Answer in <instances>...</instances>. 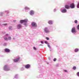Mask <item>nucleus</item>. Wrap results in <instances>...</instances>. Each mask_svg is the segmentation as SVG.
Here are the masks:
<instances>
[{"label":"nucleus","instance_id":"f257e3e1","mask_svg":"<svg viewBox=\"0 0 79 79\" xmlns=\"http://www.w3.org/2000/svg\"><path fill=\"white\" fill-rule=\"evenodd\" d=\"M7 65H6L4 66V70H5V71H6L10 70V68L9 69L6 68H7Z\"/></svg>","mask_w":79,"mask_h":79},{"label":"nucleus","instance_id":"f03ea898","mask_svg":"<svg viewBox=\"0 0 79 79\" xmlns=\"http://www.w3.org/2000/svg\"><path fill=\"white\" fill-rule=\"evenodd\" d=\"M76 29L75 28H73L72 29V32L73 33H76Z\"/></svg>","mask_w":79,"mask_h":79},{"label":"nucleus","instance_id":"7ed1b4c3","mask_svg":"<svg viewBox=\"0 0 79 79\" xmlns=\"http://www.w3.org/2000/svg\"><path fill=\"white\" fill-rule=\"evenodd\" d=\"M31 25L33 27H37V24L35 22H32L31 23Z\"/></svg>","mask_w":79,"mask_h":79},{"label":"nucleus","instance_id":"20e7f679","mask_svg":"<svg viewBox=\"0 0 79 79\" xmlns=\"http://www.w3.org/2000/svg\"><path fill=\"white\" fill-rule=\"evenodd\" d=\"M44 31L46 33H48V32H49V30H48L47 28H45Z\"/></svg>","mask_w":79,"mask_h":79},{"label":"nucleus","instance_id":"39448f33","mask_svg":"<svg viewBox=\"0 0 79 79\" xmlns=\"http://www.w3.org/2000/svg\"><path fill=\"white\" fill-rule=\"evenodd\" d=\"M5 52L7 53H9L10 52V50L8 48H6L5 49Z\"/></svg>","mask_w":79,"mask_h":79},{"label":"nucleus","instance_id":"423d86ee","mask_svg":"<svg viewBox=\"0 0 79 79\" xmlns=\"http://www.w3.org/2000/svg\"><path fill=\"white\" fill-rule=\"evenodd\" d=\"M17 29H21L22 27V26L20 24H18L17 26Z\"/></svg>","mask_w":79,"mask_h":79},{"label":"nucleus","instance_id":"0eeeda50","mask_svg":"<svg viewBox=\"0 0 79 79\" xmlns=\"http://www.w3.org/2000/svg\"><path fill=\"white\" fill-rule=\"evenodd\" d=\"M70 7L71 8H74V3L71 4L70 5Z\"/></svg>","mask_w":79,"mask_h":79},{"label":"nucleus","instance_id":"6e6552de","mask_svg":"<svg viewBox=\"0 0 79 79\" xmlns=\"http://www.w3.org/2000/svg\"><path fill=\"white\" fill-rule=\"evenodd\" d=\"M30 66H31V65H30V64H27L25 66V68H27V69L30 68Z\"/></svg>","mask_w":79,"mask_h":79},{"label":"nucleus","instance_id":"1a4fd4ad","mask_svg":"<svg viewBox=\"0 0 79 79\" xmlns=\"http://www.w3.org/2000/svg\"><path fill=\"white\" fill-rule=\"evenodd\" d=\"M19 59H20V58H18L17 59H14V62H18V61L19 60Z\"/></svg>","mask_w":79,"mask_h":79},{"label":"nucleus","instance_id":"9d476101","mask_svg":"<svg viewBox=\"0 0 79 79\" xmlns=\"http://www.w3.org/2000/svg\"><path fill=\"white\" fill-rule=\"evenodd\" d=\"M30 14L31 15H34V11L32 10H31L30 12Z\"/></svg>","mask_w":79,"mask_h":79},{"label":"nucleus","instance_id":"9b49d317","mask_svg":"<svg viewBox=\"0 0 79 79\" xmlns=\"http://www.w3.org/2000/svg\"><path fill=\"white\" fill-rule=\"evenodd\" d=\"M65 8L66 9H69V8H70V7L69 5H66L65 6Z\"/></svg>","mask_w":79,"mask_h":79},{"label":"nucleus","instance_id":"f8f14e48","mask_svg":"<svg viewBox=\"0 0 79 79\" xmlns=\"http://www.w3.org/2000/svg\"><path fill=\"white\" fill-rule=\"evenodd\" d=\"M66 11H67V10L66 9H63L61 11V12H62V13H66Z\"/></svg>","mask_w":79,"mask_h":79},{"label":"nucleus","instance_id":"ddd939ff","mask_svg":"<svg viewBox=\"0 0 79 79\" xmlns=\"http://www.w3.org/2000/svg\"><path fill=\"white\" fill-rule=\"evenodd\" d=\"M23 21L24 23H27V21H28V20L27 19H25L23 20Z\"/></svg>","mask_w":79,"mask_h":79},{"label":"nucleus","instance_id":"4468645a","mask_svg":"<svg viewBox=\"0 0 79 79\" xmlns=\"http://www.w3.org/2000/svg\"><path fill=\"white\" fill-rule=\"evenodd\" d=\"M48 23L49 24H52V21L51 20H50L48 22Z\"/></svg>","mask_w":79,"mask_h":79},{"label":"nucleus","instance_id":"2eb2a0df","mask_svg":"<svg viewBox=\"0 0 79 79\" xmlns=\"http://www.w3.org/2000/svg\"><path fill=\"white\" fill-rule=\"evenodd\" d=\"M20 23H21V24H22V23H23L24 22V20H21L20 21Z\"/></svg>","mask_w":79,"mask_h":79},{"label":"nucleus","instance_id":"dca6fc26","mask_svg":"<svg viewBox=\"0 0 79 79\" xmlns=\"http://www.w3.org/2000/svg\"><path fill=\"white\" fill-rule=\"evenodd\" d=\"M78 51H79V49L77 48L75 50V52H78Z\"/></svg>","mask_w":79,"mask_h":79},{"label":"nucleus","instance_id":"f3484780","mask_svg":"<svg viewBox=\"0 0 79 79\" xmlns=\"http://www.w3.org/2000/svg\"><path fill=\"white\" fill-rule=\"evenodd\" d=\"M76 66H73V69L74 70H76Z\"/></svg>","mask_w":79,"mask_h":79},{"label":"nucleus","instance_id":"a211bd4d","mask_svg":"<svg viewBox=\"0 0 79 79\" xmlns=\"http://www.w3.org/2000/svg\"><path fill=\"white\" fill-rule=\"evenodd\" d=\"M74 23H77V20H75Z\"/></svg>","mask_w":79,"mask_h":79},{"label":"nucleus","instance_id":"6ab92c4d","mask_svg":"<svg viewBox=\"0 0 79 79\" xmlns=\"http://www.w3.org/2000/svg\"><path fill=\"white\" fill-rule=\"evenodd\" d=\"M8 40H11V37H9L8 38Z\"/></svg>","mask_w":79,"mask_h":79},{"label":"nucleus","instance_id":"aec40b11","mask_svg":"<svg viewBox=\"0 0 79 79\" xmlns=\"http://www.w3.org/2000/svg\"><path fill=\"white\" fill-rule=\"evenodd\" d=\"M4 39L5 40H8V38H4Z\"/></svg>","mask_w":79,"mask_h":79},{"label":"nucleus","instance_id":"412c9836","mask_svg":"<svg viewBox=\"0 0 79 79\" xmlns=\"http://www.w3.org/2000/svg\"><path fill=\"white\" fill-rule=\"evenodd\" d=\"M48 47H49V48H50V44H49V43H48Z\"/></svg>","mask_w":79,"mask_h":79},{"label":"nucleus","instance_id":"4be33fe9","mask_svg":"<svg viewBox=\"0 0 79 79\" xmlns=\"http://www.w3.org/2000/svg\"><path fill=\"white\" fill-rule=\"evenodd\" d=\"M44 43L45 44H48V42H47V41H45Z\"/></svg>","mask_w":79,"mask_h":79},{"label":"nucleus","instance_id":"5701e85b","mask_svg":"<svg viewBox=\"0 0 79 79\" xmlns=\"http://www.w3.org/2000/svg\"><path fill=\"white\" fill-rule=\"evenodd\" d=\"M77 76H79V72H78L77 73Z\"/></svg>","mask_w":79,"mask_h":79},{"label":"nucleus","instance_id":"b1692460","mask_svg":"<svg viewBox=\"0 0 79 79\" xmlns=\"http://www.w3.org/2000/svg\"><path fill=\"white\" fill-rule=\"evenodd\" d=\"M33 48L34 50H37V49L36 48H35V47H34Z\"/></svg>","mask_w":79,"mask_h":79},{"label":"nucleus","instance_id":"393cba45","mask_svg":"<svg viewBox=\"0 0 79 79\" xmlns=\"http://www.w3.org/2000/svg\"><path fill=\"white\" fill-rule=\"evenodd\" d=\"M46 39H47V40H49V38L48 37H46Z\"/></svg>","mask_w":79,"mask_h":79},{"label":"nucleus","instance_id":"a878e982","mask_svg":"<svg viewBox=\"0 0 79 79\" xmlns=\"http://www.w3.org/2000/svg\"><path fill=\"white\" fill-rule=\"evenodd\" d=\"M56 60V58H54L53 60L54 61H55Z\"/></svg>","mask_w":79,"mask_h":79},{"label":"nucleus","instance_id":"bb28decb","mask_svg":"<svg viewBox=\"0 0 79 79\" xmlns=\"http://www.w3.org/2000/svg\"><path fill=\"white\" fill-rule=\"evenodd\" d=\"M77 8H79V2H78L77 5Z\"/></svg>","mask_w":79,"mask_h":79},{"label":"nucleus","instance_id":"cd10ccee","mask_svg":"<svg viewBox=\"0 0 79 79\" xmlns=\"http://www.w3.org/2000/svg\"><path fill=\"white\" fill-rule=\"evenodd\" d=\"M25 10H27V9H29V8L27 7H26L25 8Z\"/></svg>","mask_w":79,"mask_h":79},{"label":"nucleus","instance_id":"c85d7f7f","mask_svg":"<svg viewBox=\"0 0 79 79\" xmlns=\"http://www.w3.org/2000/svg\"><path fill=\"white\" fill-rule=\"evenodd\" d=\"M77 29H79V25H78L77 26Z\"/></svg>","mask_w":79,"mask_h":79},{"label":"nucleus","instance_id":"c756f323","mask_svg":"<svg viewBox=\"0 0 79 79\" xmlns=\"http://www.w3.org/2000/svg\"><path fill=\"white\" fill-rule=\"evenodd\" d=\"M3 25L4 26H6V25H7V23H5V24H3Z\"/></svg>","mask_w":79,"mask_h":79},{"label":"nucleus","instance_id":"7c9ffc66","mask_svg":"<svg viewBox=\"0 0 79 79\" xmlns=\"http://www.w3.org/2000/svg\"><path fill=\"white\" fill-rule=\"evenodd\" d=\"M64 72H67V70H64Z\"/></svg>","mask_w":79,"mask_h":79},{"label":"nucleus","instance_id":"2f4dec72","mask_svg":"<svg viewBox=\"0 0 79 79\" xmlns=\"http://www.w3.org/2000/svg\"><path fill=\"white\" fill-rule=\"evenodd\" d=\"M41 44H43L44 42H43V41H41Z\"/></svg>","mask_w":79,"mask_h":79},{"label":"nucleus","instance_id":"473e14b6","mask_svg":"<svg viewBox=\"0 0 79 79\" xmlns=\"http://www.w3.org/2000/svg\"><path fill=\"white\" fill-rule=\"evenodd\" d=\"M16 20H14V22H16Z\"/></svg>","mask_w":79,"mask_h":79},{"label":"nucleus","instance_id":"72a5a7b5","mask_svg":"<svg viewBox=\"0 0 79 79\" xmlns=\"http://www.w3.org/2000/svg\"><path fill=\"white\" fill-rule=\"evenodd\" d=\"M42 46V44H40V46Z\"/></svg>","mask_w":79,"mask_h":79},{"label":"nucleus","instance_id":"f704fd0d","mask_svg":"<svg viewBox=\"0 0 79 79\" xmlns=\"http://www.w3.org/2000/svg\"><path fill=\"white\" fill-rule=\"evenodd\" d=\"M9 29H11V28H9Z\"/></svg>","mask_w":79,"mask_h":79}]
</instances>
